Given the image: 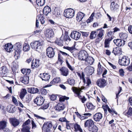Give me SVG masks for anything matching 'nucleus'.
Instances as JSON below:
<instances>
[{
	"instance_id": "obj_56",
	"label": "nucleus",
	"mask_w": 132,
	"mask_h": 132,
	"mask_svg": "<svg viewBox=\"0 0 132 132\" xmlns=\"http://www.w3.org/2000/svg\"><path fill=\"white\" fill-rule=\"evenodd\" d=\"M108 110L109 112L112 115L114 113L116 114H117V113L116 112V111L114 110H111L110 108H109V107H108Z\"/></svg>"
},
{
	"instance_id": "obj_52",
	"label": "nucleus",
	"mask_w": 132,
	"mask_h": 132,
	"mask_svg": "<svg viewBox=\"0 0 132 132\" xmlns=\"http://www.w3.org/2000/svg\"><path fill=\"white\" fill-rule=\"evenodd\" d=\"M69 97H66L65 96L61 97L59 98V101H64L65 100H68Z\"/></svg>"
},
{
	"instance_id": "obj_4",
	"label": "nucleus",
	"mask_w": 132,
	"mask_h": 132,
	"mask_svg": "<svg viewBox=\"0 0 132 132\" xmlns=\"http://www.w3.org/2000/svg\"><path fill=\"white\" fill-rule=\"evenodd\" d=\"M14 47L15 52L14 53V56L15 59L17 60L20 57L21 52L20 48L21 46L20 43H17L14 45Z\"/></svg>"
},
{
	"instance_id": "obj_58",
	"label": "nucleus",
	"mask_w": 132,
	"mask_h": 132,
	"mask_svg": "<svg viewBox=\"0 0 132 132\" xmlns=\"http://www.w3.org/2000/svg\"><path fill=\"white\" fill-rule=\"evenodd\" d=\"M94 16V13H93L91 15L89 19L87 20V22H90L92 21V20L93 19V18Z\"/></svg>"
},
{
	"instance_id": "obj_55",
	"label": "nucleus",
	"mask_w": 132,
	"mask_h": 132,
	"mask_svg": "<svg viewBox=\"0 0 132 132\" xmlns=\"http://www.w3.org/2000/svg\"><path fill=\"white\" fill-rule=\"evenodd\" d=\"M66 63L67 65V66L69 69L72 71L74 70V69L72 68V66L69 64L68 61L67 60L66 61Z\"/></svg>"
},
{
	"instance_id": "obj_28",
	"label": "nucleus",
	"mask_w": 132,
	"mask_h": 132,
	"mask_svg": "<svg viewBox=\"0 0 132 132\" xmlns=\"http://www.w3.org/2000/svg\"><path fill=\"white\" fill-rule=\"evenodd\" d=\"M28 91L30 93L35 94L38 93L39 90L37 88L32 87L28 88Z\"/></svg>"
},
{
	"instance_id": "obj_45",
	"label": "nucleus",
	"mask_w": 132,
	"mask_h": 132,
	"mask_svg": "<svg viewBox=\"0 0 132 132\" xmlns=\"http://www.w3.org/2000/svg\"><path fill=\"white\" fill-rule=\"evenodd\" d=\"M104 30H100L99 32L97 35L98 37L100 38V39H102L103 38V36L104 35Z\"/></svg>"
},
{
	"instance_id": "obj_3",
	"label": "nucleus",
	"mask_w": 132,
	"mask_h": 132,
	"mask_svg": "<svg viewBox=\"0 0 132 132\" xmlns=\"http://www.w3.org/2000/svg\"><path fill=\"white\" fill-rule=\"evenodd\" d=\"M129 59L127 56H123L119 58L118 63L121 65L127 66L129 65Z\"/></svg>"
},
{
	"instance_id": "obj_54",
	"label": "nucleus",
	"mask_w": 132,
	"mask_h": 132,
	"mask_svg": "<svg viewBox=\"0 0 132 132\" xmlns=\"http://www.w3.org/2000/svg\"><path fill=\"white\" fill-rule=\"evenodd\" d=\"M75 113L77 115L78 114V115H79V116H80V118L81 120L87 119L88 118V117H87L84 116H81L80 114H79L78 112H75Z\"/></svg>"
},
{
	"instance_id": "obj_35",
	"label": "nucleus",
	"mask_w": 132,
	"mask_h": 132,
	"mask_svg": "<svg viewBox=\"0 0 132 132\" xmlns=\"http://www.w3.org/2000/svg\"><path fill=\"white\" fill-rule=\"evenodd\" d=\"M52 14L53 17L54 18L59 17L60 14V13L58 12L57 9L56 8L52 11Z\"/></svg>"
},
{
	"instance_id": "obj_29",
	"label": "nucleus",
	"mask_w": 132,
	"mask_h": 132,
	"mask_svg": "<svg viewBox=\"0 0 132 132\" xmlns=\"http://www.w3.org/2000/svg\"><path fill=\"white\" fill-rule=\"evenodd\" d=\"M88 129L90 132H97L98 131L97 127L94 123L88 128Z\"/></svg>"
},
{
	"instance_id": "obj_44",
	"label": "nucleus",
	"mask_w": 132,
	"mask_h": 132,
	"mask_svg": "<svg viewBox=\"0 0 132 132\" xmlns=\"http://www.w3.org/2000/svg\"><path fill=\"white\" fill-rule=\"evenodd\" d=\"M43 125H45L46 127L51 129L52 126V125L51 121H48L45 122Z\"/></svg>"
},
{
	"instance_id": "obj_59",
	"label": "nucleus",
	"mask_w": 132,
	"mask_h": 132,
	"mask_svg": "<svg viewBox=\"0 0 132 132\" xmlns=\"http://www.w3.org/2000/svg\"><path fill=\"white\" fill-rule=\"evenodd\" d=\"M78 75V76L80 77V79H83V77H84V78L85 77V75L84 73V72H82L81 73V74L79 73H77Z\"/></svg>"
},
{
	"instance_id": "obj_11",
	"label": "nucleus",
	"mask_w": 132,
	"mask_h": 132,
	"mask_svg": "<svg viewBox=\"0 0 132 132\" xmlns=\"http://www.w3.org/2000/svg\"><path fill=\"white\" fill-rule=\"evenodd\" d=\"M44 99L41 96L37 97L34 100L35 103L37 104L38 105H42L44 103Z\"/></svg>"
},
{
	"instance_id": "obj_2",
	"label": "nucleus",
	"mask_w": 132,
	"mask_h": 132,
	"mask_svg": "<svg viewBox=\"0 0 132 132\" xmlns=\"http://www.w3.org/2000/svg\"><path fill=\"white\" fill-rule=\"evenodd\" d=\"M43 44V42L39 40L35 41L31 43L30 44L32 48L38 52L41 51L42 46Z\"/></svg>"
},
{
	"instance_id": "obj_20",
	"label": "nucleus",
	"mask_w": 132,
	"mask_h": 132,
	"mask_svg": "<svg viewBox=\"0 0 132 132\" xmlns=\"http://www.w3.org/2000/svg\"><path fill=\"white\" fill-rule=\"evenodd\" d=\"M103 117L102 114L100 112L96 113L93 116V118L95 121H98Z\"/></svg>"
},
{
	"instance_id": "obj_49",
	"label": "nucleus",
	"mask_w": 132,
	"mask_h": 132,
	"mask_svg": "<svg viewBox=\"0 0 132 132\" xmlns=\"http://www.w3.org/2000/svg\"><path fill=\"white\" fill-rule=\"evenodd\" d=\"M64 48L69 51L71 53L73 52V51L75 50V48L74 47H64Z\"/></svg>"
},
{
	"instance_id": "obj_13",
	"label": "nucleus",
	"mask_w": 132,
	"mask_h": 132,
	"mask_svg": "<svg viewBox=\"0 0 132 132\" xmlns=\"http://www.w3.org/2000/svg\"><path fill=\"white\" fill-rule=\"evenodd\" d=\"M113 42L117 46H123L125 44V41L124 40H122L120 39H114Z\"/></svg>"
},
{
	"instance_id": "obj_63",
	"label": "nucleus",
	"mask_w": 132,
	"mask_h": 132,
	"mask_svg": "<svg viewBox=\"0 0 132 132\" xmlns=\"http://www.w3.org/2000/svg\"><path fill=\"white\" fill-rule=\"evenodd\" d=\"M114 34V33L112 31H110L108 32L107 33V36L109 37H112V35H113Z\"/></svg>"
},
{
	"instance_id": "obj_15",
	"label": "nucleus",
	"mask_w": 132,
	"mask_h": 132,
	"mask_svg": "<svg viewBox=\"0 0 132 132\" xmlns=\"http://www.w3.org/2000/svg\"><path fill=\"white\" fill-rule=\"evenodd\" d=\"M94 123V122L91 119L85 121L84 123V127L87 128L88 129L91 127Z\"/></svg>"
},
{
	"instance_id": "obj_16",
	"label": "nucleus",
	"mask_w": 132,
	"mask_h": 132,
	"mask_svg": "<svg viewBox=\"0 0 132 132\" xmlns=\"http://www.w3.org/2000/svg\"><path fill=\"white\" fill-rule=\"evenodd\" d=\"M82 77H84L83 76ZM83 82L84 83V86L87 88L91 84V82L90 79L88 77H86V79L85 77L82 79Z\"/></svg>"
},
{
	"instance_id": "obj_17",
	"label": "nucleus",
	"mask_w": 132,
	"mask_h": 132,
	"mask_svg": "<svg viewBox=\"0 0 132 132\" xmlns=\"http://www.w3.org/2000/svg\"><path fill=\"white\" fill-rule=\"evenodd\" d=\"M65 108L64 105L61 102L59 103L55 107V109L56 111H60L63 110Z\"/></svg>"
},
{
	"instance_id": "obj_61",
	"label": "nucleus",
	"mask_w": 132,
	"mask_h": 132,
	"mask_svg": "<svg viewBox=\"0 0 132 132\" xmlns=\"http://www.w3.org/2000/svg\"><path fill=\"white\" fill-rule=\"evenodd\" d=\"M45 21H46V19L44 17H42L40 19L41 23L42 24H44L45 23Z\"/></svg>"
},
{
	"instance_id": "obj_53",
	"label": "nucleus",
	"mask_w": 132,
	"mask_h": 132,
	"mask_svg": "<svg viewBox=\"0 0 132 132\" xmlns=\"http://www.w3.org/2000/svg\"><path fill=\"white\" fill-rule=\"evenodd\" d=\"M59 120L60 121L62 122H66V123L69 122V121L67 120L66 119L64 118H59Z\"/></svg>"
},
{
	"instance_id": "obj_14",
	"label": "nucleus",
	"mask_w": 132,
	"mask_h": 132,
	"mask_svg": "<svg viewBox=\"0 0 132 132\" xmlns=\"http://www.w3.org/2000/svg\"><path fill=\"white\" fill-rule=\"evenodd\" d=\"M85 71L88 75H92L94 71V68L91 66H87L85 69Z\"/></svg>"
},
{
	"instance_id": "obj_27",
	"label": "nucleus",
	"mask_w": 132,
	"mask_h": 132,
	"mask_svg": "<svg viewBox=\"0 0 132 132\" xmlns=\"http://www.w3.org/2000/svg\"><path fill=\"white\" fill-rule=\"evenodd\" d=\"M13 47L11 44L8 43L5 45V49L7 52H10L12 50Z\"/></svg>"
},
{
	"instance_id": "obj_60",
	"label": "nucleus",
	"mask_w": 132,
	"mask_h": 132,
	"mask_svg": "<svg viewBox=\"0 0 132 132\" xmlns=\"http://www.w3.org/2000/svg\"><path fill=\"white\" fill-rule=\"evenodd\" d=\"M41 92L43 95H45L47 94V91L44 88H42L41 89Z\"/></svg>"
},
{
	"instance_id": "obj_26",
	"label": "nucleus",
	"mask_w": 132,
	"mask_h": 132,
	"mask_svg": "<svg viewBox=\"0 0 132 132\" xmlns=\"http://www.w3.org/2000/svg\"><path fill=\"white\" fill-rule=\"evenodd\" d=\"M6 121L3 120L0 121V130H3L7 126Z\"/></svg>"
},
{
	"instance_id": "obj_24",
	"label": "nucleus",
	"mask_w": 132,
	"mask_h": 132,
	"mask_svg": "<svg viewBox=\"0 0 132 132\" xmlns=\"http://www.w3.org/2000/svg\"><path fill=\"white\" fill-rule=\"evenodd\" d=\"M51 11V8L48 6H45L43 10V13L44 14L47 16Z\"/></svg>"
},
{
	"instance_id": "obj_57",
	"label": "nucleus",
	"mask_w": 132,
	"mask_h": 132,
	"mask_svg": "<svg viewBox=\"0 0 132 132\" xmlns=\"http://www.w3.org/2000/svg\"><path fill=\"white\" fill-rule=\"evenodd\" d=\"M127 114L130 116H132V108H129L128 111L127 112Z\"/></svg>"
},
{
	"instance_id": "obj_10",
	"label": "nucleus",
	"mask_w": 132,
	"mask_h": 132,
	"mask_svg": "<svg viewBox=\"0 0 132 132\" xmlns=\"http://www.w3.org/2000/svg\"><path fill=\"white\" fill-rule=\"evenodd\" d=\"M9 121L11 125L14 127L19 125L20 123V121L15 118H10Z\"/></svg>"
},
{
	"instance_id": "obj_38",
	"label": "nucleus",
	"mask_w": 132,
	"mask_h": 132,
	"mask_svg": "<svg viewBox=\"0 0 132 132\" xmlns=\"http://www.w3.org/2000/svg\"><path fill=\"white\" fill-rule=\"evenodd\" d=\"M119 36L122 39H126L128 37V35L127 33H121L120 34Z\"/></svg>"
},
{
	"instance_id": "obj_36",
	"label": "nucleus",
	"mask_w": 132,
	"mask_h": 132,
	"mask_svg": "<svg viewBox=\"0 0 132 132\" xmlns=\"http://www.w3.org/2000/svg\"><path fill=\"white\" fill-rule=\"evenodd\" d=\"M118 4L114 2H112L111 3L110 5L111 10L112 11L116 10L118 7Z\"/></svg>"
},
{
	"instance_id": "obj_41",
	"label": "nucleus",
	"mask_w": 132,
	"mask_h": 132,
	"mask_svg": "<svg viewBox=\"0 0 132 132\" xmlns=\"http://www.w3.org/2000/svg\"><path fill=\"white\" fill-rule=\"evenodd\" d=\"M68 83L70 85L73 86L75 84V80L71 78L67 80Z\"/></svg>"
},
{
	"instance_id": "obj_30",
	"label": "nucleus",
	"mask_w": 132,
	"mask_h": 132,
	"mask_svg": "<svg viewBox=\"0 0 132 132\" xmlns=\"http://www.w3.org/2000/svg\"><path fill=\"white\" fill-rule=\"evenodd\" d=\"M20 81L25 84L28 83L29 78L27 76H24L21 77L20 79Z\"/></svg>"
},
{
	"instance_id": "obj_51",
	"label": "nucleus",
	"mask_w": 132,
	"mask_h": 132,
	"mask_svg": "<svg viewBox=\"0 0 132 132\" xmlns=\"http://www.w3.org/2000/svg\"><path fill=\"white\" fill-rule=\"evenodd\" d=\"M30 119H28L22 125L23 127H26L27 126V125H28L29 124H30Z\"/></svg>"
},
{
	"instance_id": "obj_40",
	"label": "nucleus",
	"mask_w": 132,
	"mask_h": 132,
	"mask_svg": "<svg viewBox=\"0 0 132 132\" xmlns=\"http://www.w3.org/2000/svg\"><path fill=\"white\" fill-rule=\"evenodd\" d=\"M97 34V32L96 31H92L90 33V38L91 39H93L95 38Z\"/></svg>"
},
{
	"instance_id": "obj_6",
	"label": "nucleus",
	"mask_w": 132,
	"mask_h": 132,
	"mask_svg": "<svg viewBox=\"0 0 132 132\" xmlns=\"http://www.w3.org/2000/svg\"><path fill=\"white\" fill-rule=\"evenodd\" d=\"M57 51L56 48H53L49 47L47 48V55L49 58H52L54 57L55 52Z\"/></svg>"
},
{
	"instance_id": "obj_50",
	"label": "nucleus",
	"mask_w": 132,
	"mask_h": 132,
	"mask_svg": "<svg viewBox=\"0 0 132 132\" xmlns=\"http://www.w3.org/2000/svg\"><path fill=\"white\" fill-rule=\"evenodd\" d=\"M2 72L4 75L6 74L8 72V70L7 68L5 67H2Z\"/></svg>"
},
{
	"instance_id": "obj_46",
	"label": "nucleus",
	"mask_w": 132,
	"mask_h": 132,
	"mask_svg": "<svg viewBox=\"0 0 132 132\" xmlns=\"http://www.w3.org/2000/svg\"><path fill=\"white\" fill-rule=\"evenodd\" d=\"M31 100L30 97L28 95H27L25 98L22 100L24 102H26L27 103L29 102Z\"/></svg>"
},
{
	"instance_id": "obj_64",
	"label": "nucleus",
	"mask_w": 132,
	"mask_h": 132,
	"mask_svg": "<svg viewBox=\"0 0 132 132\" xmlns=\"http://www.w3.org/2000/svg\"><path fill=\"white\" fill-rule=\"evenodd\" d=\"M128 29L129 33L132 34V26L131 25L129 26Z\"/></svg>"
},
{
	"instance_id": "obj_62",
	"label": "nucleus",
	"mask_w": 132,
	"mask_h": 132,
	"mask_svg": "<svg viewBox=\"0 0 132 132\" xmlns=\"http://www.w3.org/2000/svg\"><path fill=\"white\" fill-rule=\"evenodd\" d=\"M120 75L123 76L124 75V72L122 69H120L119 71Z\"/></svg>"
},
{
	"instance_id": "obj_5",
	"label": "nucleus",
	"mask_w": 132,
	"mask_h": 132,
	"mask_svg": "<svg viewBox=\"0 0 132 132\" xmlns=\"http://www.w3.org/2000/svg\"><path fill=\"white\" fill-rule=\"evenodd\" d=\"M75 11L72 9L65 10L64 12V15L67 18H71L74 15Z\"/></svg>"
},
{
	"instance_id": "obj_25",
	"label": "nucleus",
	"mask_w": 132,
	"mask_h": 132,
	"mask_svg": "<svg viewBox=\"0 0 132 132\" xmlns=\"http://www.w3.org/2000/svg\"><path fill=\"white\" fill-rule=\"evenodd\" d=\"M60 79L59 78L56 77L54 78L50 82V84L47 85V87H50L52 85H54L55 84L58 83L60 81Z\"/></svg>"
},
{
	"instance_id": "obj_8",
	"label": "nucleus",
	"mask_w": 132,
	"mask_h": 132,
	"mask_svg": "<svg viewBox=\"0 0 132 132\" xmlns=\"http://www.w3.org/2000/svg\"><path fill=\"white\" fill-rule=\"evenodd\" d=\"M84 89V87H81V88H77L75 87H73L72 88V91L75 93H76L77 95V96L80 99L82 98L81 96L80 95V93L81 91V90Z\"/></svg>"
},
{
	"instance_id": "obj_37",
	"label": "nucleus",
	"mask_w": 132,
	"mask_h": 132,
	"mask_svg": "<svg viewBox=\"0 0 132 132\" xmlns=\"http://www.w3.org/2000/svg\"><path fill=\"white\" fill-rule=\"evenodd\" d=\"M98 66L97 72L100 75L102 73L103 70H105V69L103 67L101 66L100 62L99 63Z\"/></svg>"
},
{
	"instance_id": "obj_9",
	"label": "nucleus",
	"mask_w": 132,
	"mask_h": 132,
	"mask_svg": "<svg viewBox=\"0 0 132 132\" xmlns=\"http://www.w3.org/2000/svg\"><path fill=\"white\" fill-rule=\"evenodd\" d=\"M80 35L81 34L76 31H73L70 34L71 38L76 40H78L80 37Z\"/></svg>"
},
{
	"instance_id": "obj_31",
	"label": "nucleus",
	"mask_w": 132,
	"mask_h": 132,
	"mask_svg": "<svg viewBox=\"0 0 132 132\" xmlns=\"http://www.w3.org/2000/svg\"><path fill=\"white\" fill-rule=\"evenodd\" d=\"M121 50L118 47H117L113 48L112 53H114L115 55H118L120 54L121 52Z\"/></svg>"
},
{
	"instance_id": "obj_7",
	"label": "nucleus",
	"mask_w": 132,
	"mask_h": 132,
	"mask_svg": "<svg viewBox=\"0 0 132 132\" xmlns=\"http://www.w3.org/2000/svg\"><path fill=\"white\" fill-rule=\"evenodd\" d=\"M88 56L87 52L85 50H83L80 51L78 54V57L79 59L85 61Z\"/></svg>"
},
{
	"instance_id": "obj_33",
	"label": "nucleus",
	"mask_w": 132,
	"mask_h": 132,
	"mask_svg": "<svg viewBox=\"0 0 132 132\" xmlns=\"http://www.w3.org/2000/svg\"><path fill=\"white\" fill-rule=\"evenodd\" d=\"M113 39V37H110L108 38V39H105L104 41L105 47H106L109 46L110 41H111Z\"/></svg>"
},
{
	"instance_id": "obj_12",
	"label": "nucleus",
	"mask_w": 132,
	"mask_h": 132,
	"mask_svg": "<svg viewBox=\"0 0 132 132\" xmlns=\"http://www.w3.org/2000/svg\"><path fill=\"white\" fill-rule=\"evenodd\" d=\"M43 80L45 81H48L50 78V76L48 73H40L39 76Z\"/></svg>"
},
{
	"instance_id": "obj_47",
	"label": "nucleus",
	"mask_w": 132,
	"mask_h": 132,
	"mask_svg": "<svg viewBox=\"0 0 132 132\" xmlns=\"http://www.w3.org/2000/svg\"><path fill=\"white\" fill-rule=\"evenodd\" d=\"M30 128L28 126L24 127L21 129L22 132H30Z\"/></svg>"
},
{
	"instance_id": "obj_22",
	"label": "nucleus",
	"mask_w": 132,
	"mask_h": 132,
	"mask_svg": "<svg viewBox=\"0 0 132 132\" xmlns=\"http://www.w3.org/2000/svg\"><path fill=\"white\" fill-rule=\"evenodd\" d=\"M6 109L7 111L10 113H13L15 111V106L11 105H8Z\"/></svg>"
},
{
	"instance_id": "obj_43",
	"label": "nucleus",
	"mask_w": 132,
	"mask_h": 132,
	"mask_svg": "<svg viewBox=\"0 0 132 132\" xmlns=\"http://www.w3.org/2000/svg\"><path fill=\"white\" fill-rule=\"evenodd\" d=\"M86 106L87 108L89 110H92L94 109L95 106L91 103H87Z\"/></svg>"
},
{
	"instance_id": "obj_39",
	"label": "nucleus",
	"mask_w": 132,
	"mask_h": 132,
	"mask_svg": "<svg viewBox=\"0 0 132 132\" xmlns=\"http://www.w3.org/2000/svg\"><path fill=\"white\" fill-rule=\"evenodd\" d=\"M45 0H36V2L38 6H42L45 3Z\"/></svg>"
},
{
	"instance_id": "obj_21",
	"label": "nucleus",
	"mask_w": 132,
	"mask_h": 132,
	"mask_svg": "<svg viewBox=\"0 0 132 132\" xmlns=\"http://www.w3.org/2000/svg\"><path fill=\"white\" fill-rule=\"evenodd\" d=\"M40 60L38 59H35V60L32 61L31 63V67L32 68L38 67L40 65Z\"/></svg>"
},
{
	"instance_id": "obj_19",
	"label": "nucleus",
	"mask_w": 132,
	"mask_h": 132,
	"mask_svg": "<svg viewBox=\"0 0 132 132\" xmlns=\"http://www.w3.org/2000/svg\"><path fill=\"white\" fill-rule=\"evenodd\" d=\"M61 75L67 76L69 74V71L68 69L66 67H62L60 69Z\"/></svg>"
},
{
	"instance_id": "obj_1",
	"label": "nucleus",
	"mask_w": 132,
	"mask_h": 132,
	"mask_svg": "<svg viewBox=\"0 0 132 132\" xmlns=\"http://www.w3.org/2000/svg\"><path fill=\"white\" fill-rule=\"evenodd\" d=\"M69 36L67 34H65L64 35H62L60 38L57 39L55 41V43L59 45L62 46L63 45V42H66V44H68L70 40Z\"/></svg>"
},
{
	"instance_id": "obj_42",
	"label": "nucleus",
	"mask_w": 132,
	"mask_h": 132,
	"mask_svg": "<svg viewBox=\"0 0 132 132\" xmlns=\"http://www.w3.org/2000/svg\"><path fill=\"white\" fill-rule=\"evenodd\" d=\"M23 50L24 51H27L29 50L30 48L29 45L28 44L24 43L23 45Z\"/></svg>"
},
{
	"instance_id": "obj_23",
	"label": "nucleus",
	"mask_w": 132,
	"mask_h": 132,
	"mask_svg": "<svg viewBox=\"0 0 132 132\" xmlns=\"http://www.w3.org/2000/svg\"><path fill=\"white\" fill-rule=\"evenodd\" d=\"M85 16V14L83 13L79 12H78L76 17V20L78 22L80 21Z\"/></svg>"
},
{
	"instance_id": "obj_18",
	"label": "nucleus",
	"mask_w": 132,
	"mask_h": 132,
	"mask_svg": "<svg viewBox=\"0 0 132 132\" xmlns=\"http://www.w3.org/2000/svg\"><path fill=\"white\" fill-rule=\"evenodd\" d=\"M96 83L98 86L101 88L104 87L106 85V81L104 79L98 80Z\"/></svg>"
},
{
	"instance_id": "obj_34",
	"label": "nucleus",
	"mask_w": 132,
	"mask_h": 132,
	"mask_svg": "<svg viewBox=\"0 0 132 132\" xmlns=\"http://www.w3.org/2000/svg\"><path fill=\"white\" fill-rule=\"evenodd\" d=\"M85 61L87 62V63L89 64L90 65H91L94 62V60L93 57L88 56L86 59V60Z\"/></svg>"
},
{
	"instance_id": "obj_32",
	"label": "nucleus",
	"mask_w": 132,
	"mask_h": 132,
	"mask_svg": "<svg viewBox=\"0 0 132 132\" xmlns=\"http://www.w3.org/2000/svg\"><path fill=\"white\" fill-rule=\"evenodd\" d=\"M54 33L51 30H47L46 31V36L47 38H50L53 36Z\"/></svg>"
},
{
	"instance_id": "obj_48",
	"label": "nucleus",
	"mask_w": 132,
	"mask_h": 132,
	"mask_svg": "<svg viewBox=\"0 0 132 132\" xmlns=\"http://www.w3.org/2000/svg\"><path fill=\"white\" fill-rule=\"evenodd\" d=\"M42 129L44 132H50L51 131V129L46 127L45 125H43Z\"/></svg>"
}]
</instances>
